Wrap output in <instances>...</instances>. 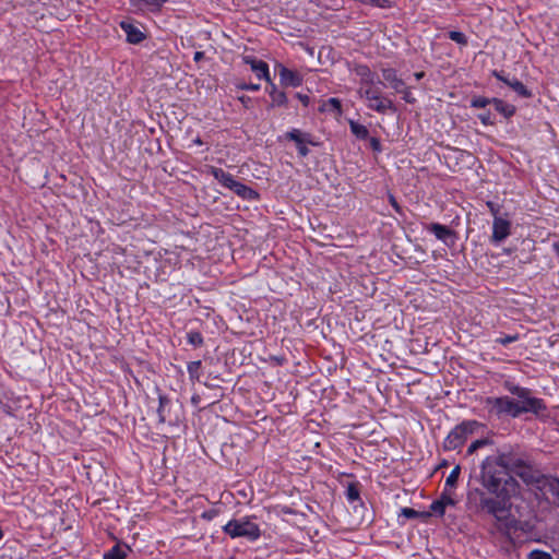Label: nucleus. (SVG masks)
Wrapping results in <instances>:
<instances>
[{
  "label": "nucleus",
  "instance_id": "f257e3e1",
  "mask_svg": "<svg viewBox=\"0 0 559 559\" xmlns=\"http://www.w3.org/2000/svg\"><path fill=\"white\" fill-rule=\"evenodd\" d=\"M479 479L489 493L502 500L509 499L518 489L516 480L508 474L498 455L487 456L483 461Z\"/></svg>",
  "mask_w": 559,
  "mask_h": 559
},
{
  "label": "nucleus",
  "instance_id": "f03ea898",
  "mask_svg": "<svg viewBox=\"0 0 559 559\" xmlns=\"http://www.w3.org/2000/svg\"><path fill=\"white\" fill-rule=\"evenodd\" d=\"M506 389L519 399L516 401L519 416L523 413H533L538 415L546 409L544 402L540 399L532 396L528 389L521 388L509 382L506 383Z\"/></svg>",
  "mask_w": 559,
  "mask_h": 559
},
{
  "label": "nucleus",
  "instance_id": "7ed1b4c3",
  "mask_svg": "<svg viewBox=\"0 0 559 559\" xmlns=\"http://www.w3.org/2000/svg\"><path fill=\"white\" fill-rule=\"evenodd\" d=\"M483 425L477 420H465L455 426L445 437L443 441V449L445 451H453L460 449L478 428Z\"/></svg>",
  "mask_w": 559,
  "mask_h": 559
},
{
  "label": "nucleus",
  "instance_id": "20e7f679",
  "mask_svg": "<svg viewBox=\"0 0 559 559\" xmlns=\"http://www.w3.org/2000/svg\"><path fill=\"white\" fill-rule=\"evenodd\" d=\"M223 530L231 538L245 537L249 540H257L261 535L258 524L248 519L231 520Z\"/></svg>",
  "mask_w": 559,
  "mask_h": 559
},
{
  "label": "nucleus",
  "instance_id": "39448f33",
  "mask_svg": "<svg viewBox=\"0 0 559 559\" xmlns=\"http://www.w3.org/2000/svg\"><path fill=\"white\" fill-rule=\"evenodd\" d=\"M484 404L488 413L493 416H511L513 418L519 417L516 401L509 396L487 397Z\"/></svg>",
  "mask_w": 559,
  "mask_h": 559
},
{
  "label": "nucleus",
  "instance_id": "423d86ee",
  "mask_svg": "<svg viewBox=\"0 0 559 559\" xmlns=\"http://www.w3.org/2000/svg\"><path fill=\"white\" fill-rule=\"evenodd\" d=\"M359 93L368 102V107L379 112H385L392 108V102L383 96L372 86H361Z\"/></svg>",
  "mask_w": 559,
  "mask_h": 559
},
{
  "label": "nucleus",
  "instance_id": "0eeeda50",
  "mask_svg": "<svg viewBox=\"0 0 559 559\" xmlns=\"http://www.w3.org/2000/svg\"><path fill=\"white\" fill-rule=\"evenodd\" d=\"M512 223L506 214L503 217H496L492 221V234L490 241L493 245H499L511 235Z\"/></svg>",
  "mask_w": 559,
  "mask_h": 559
},
{
  "label": "nucleus",
  "instance_id": "6e6552de",
  "mask_svg": "<svg viewBox=\"0 0 559 559\" xmlns=\"http://www.w3.org/2000/svg\"><path fill=\"white\" fill-rule=\"evenodd\" d=\"M288 140L294 141L298 153L300 156L305 157L309 154V148L307 144L316 145L317 143L312 141V138L309 133L302 132L299 129H292L285 135Z\"/></svg>",
  "mask_w": 559,
  "mask_h": 559
},
{
  "label": "nucleus",
  "instance_id": "1a4fd4ad",
  "mask_svg": "<svg viewBox=\"0 0 559 559\" xmlns=\"http://www.w3.org/2000/svg\"><path fill=\"white\" fill-rule=\"evenodd\" d=\"M519 476L525 484L527 485H538L540 484L543 476L538 469H536L532 464L527 463L523 465L519 471L514 473Z\"/></svg>",
  "mask_w": 559,
  "mask_h": 559
},
{
  "label": "nucleus",
  "instance_id": "9d476101",
  "mask_svg": "<svg viewBox=\"0 0 559 559\" xmlns=\"http://www.w3.org/2000/svg\"><path fill=\"white\" fill-rule=\"evenodd\" d=\"M498 456L500 457L504 467L507 468L508 474H514L523 465L528 463L523 456L513 453H500L498 454Z\"/></svg>",
  "mask_w": 559,
  "mask_h": 559
},
{
  "label": "nucleus",
  "instance_id": "9b49d317",
  "mask_svg": "<svg viewBox=\"0 0 559 559\" xmlns=\"http://www.w3.org/2000/svg\"><path fill=\"white\" fill-rule=\"evenodd\" d=\"M386 75H384V80L388 83V86L395 90L397 93H403V98L411 103L414 99L411 97L409 91H407L405 83L402 79L396 78V72H385Z\"/></svg>",
  "mask_w": 559,
  "mask_h": 559
},
{
  "label": "nucleus",
  "instance_id": "f8f14e48",
  "mask_svg": "<svg viewBox=\"0 0 559 559\" xmlns=\"http://www.w3.org/2000/svg\"><path fill=\"white\" fill-rule=\"evenodd\" d=\"M480 504L483 509H485L488 513L498 520H501L507 512L504 504L493 498H484L481 499Z\"/></svg>",
  "mask_w": 559,
  "mask_h": 559
},
{
  "label": "nucleus",
  "instance_id": "ddd939ff",
  "mask_svg": "<svg viewBox=\"0 0 559 559\" xmlns=\"http://www.w3.org/2000/svg\"><path fill=\"white\" fill-rule=\"evenodd\" d=\"M167 0H130L134 12L158 11Z\"/></svg>",
  "mask_w": 559,
  "mask_h": 559
},
{
  "label": "nucleus",
  "instance_id": "4468645a",
  "mask_svg": "<svg viewBox=\"0 0 559 559\" xmlns=\"http://www.w3.org/2000/svg\"><path fill=\"white\" fill-rule=\"evenodd\" d=\"M210 173L222 186H224L225 188H228L230 190L234 187L235 182L237 181L233 177V175H230L229 173H226L222 168L212 166V167H210Z\"/></svg>",
  "mask_w": 559,
  "mask_h": 559
},
{
  "label": "nucleus",
  "instance_id": "2eb2a0df",
  "mask_svg": "<svg viewBox=\"0 0 559 559\" xmlns=\"http://www.w3.org/2000/svg\"><path fill=\"white\" fill-rule=\"evenodd\" d=\"M120 26L124 31L129 43L138 44L143 40L144 34L136 26L128 22H121Z\"/></svg>",
  "mask_w": 559,
  "mask_h": 559
},
{
  "label": "nucleus",
  "instance_id": "dca6fc26",
  "mask_svg": "<svg viewBox=\"0 0 559 559\" xmlns=\"http://www.w3.org/2000/svg\"><path fill=\"white\" fill-rule=\"evenodd\" d=\"M231 191L245 200L254 201L259 199V193L257 191L239 181L235 182Z\"/></svg>",
  "mask_w": 559,
  "mask_h": 559
},
{
  "label": "nucleus",
  "instance_id": "f3484780",
  "mask_svg": "<svg viewBox=\"0 0 559 559\" xmlns=\"http://www.w3.org/2000/svg\"><path fill=\"white\" fill-rule=\"evenodd\" d=\"M538 487L546 490L547 492H550L557 500H559V479L558 478L543 476V479Z\"/></svg>",
  "mask_w": 559,
  "mask_h": 559
},
{
  "label": "nucleus",
  "instance_id": "a211bd4d",
  "mask_svg": "<svg viewBox=\"0 0 559 559\" xmlns=\"http://www.w3.org/2000/svg\"><path fill=\"white\" fill-rule=\"evenodd\" d=\"M427 229L431 231L439 240L447 241L448 237L452 235L451 229L439 223L430 224Z\"/></svg>",
  "mask_w": 559,
  "mask_h": 559
},
{
  "label": "nucleus",
  "instance_id": "6ab92c4d",
  "mask_svg": "<svg viewBox=\"0 0 559 559\" xmlns=\"http://www.w3.org/2000/svg\"><path fill=\"white\" fill-rule=\"evenodd\" d=\"M492 104L497 111L502 114L506 118L512 117L515 112V107L511 104H507L499 98H492Z\"/></svg>",
  "mask_w": 559,
  "mask_h": 559
},
{
  "label": "nucleus",
  "instance_id": "aec40b11",
  "mask_svg": "<svg viewBox=\"0 0 559 559\" xmlns=\"http://www.w3.org/2000/svg\"><path fill=\"white\" fill-rule=\"evenodd\" d=\"M128 546L115 545L109 551L104 554V559H124L127 557Z\"/></svg>",
  "mask_w": 559,
  "mask_h": 559
},
{
  "label": "nucleus",
  "instance_id": "412c9836",
  "mask_svg": "<svg viewBox=\"0 0 559 559\" xmlns=\"http://www.w3.org/2000/svg\"><path fill=\"white\" fill-rule=\"evenodd\" d=\"M320 110L322 111H334L336 115H341L342 112V105H341V102L340 99L337 98H330L328 100H325Z\"/></svg>",
  "mask_w": 559,
  "mask_h": 559
},
{
  "label": "nucleus",
  "instance_id": "4be33fe9",
  "mask_svg": "<svg viewBox=\"0 0 559 559\" xmlns=\"http://www.w3.org/2000/svg\"><path fill=\"white\" fill-rule=\"evenodd\" d=\"M349 127H350L352 133L356 138L361 139V140H365L368 138L369 131L364 124H360V123L352 120V121H349Z\"/></svg>",
  "mask_w": 559,
  "mask_h": 559
},
{
  "label": "nucleus",
  "instance_id": "5701e85b",
  "mask_svg": "<svg viewBox=\"0 0 559 559\" xmlns=\"http://www.w3.org/2000/svg\"><path fill=\"white\" fill-rule=\"evenodd\" d=\"M243 61L247 64H250L251 70H269V64L264 62L263 60L257 59L253 56H245Z\"/></svg>",
  "mask_w": 559,
  "mask_h": 559
},
{
  "label": "nucleus",
  "instance_id": "b1692460",
  "mask_svg": "<svg viewBox=\"0 0 559 559\" xmlns=\"http://www.w3.org/2000/svg\"><path fill=\"white\" fill-rule=\"evenodd\" d=\"M511 88L521 97H531V92L526 88V86L518 81V80H514L513 81V85L511 86Z\"/></svg>",
  "mask_w": 559,
  "mask_h": 559
},
{
  "label": "nucleus",
  "instance_id": "393cba45",
  "mask_svg": "<svg viewBox=\"0 0 559 559\" xmlns=\"http://www.w3.org/2000/svg\"><path fill=\"white\" fill-rule=\"evenodd\" d=\"M449 38L451 40L455 41L460 46H466L467 45V37L462 32L451 31V32H449Z\"/></svg>",
  "mask_w": 559,
  "mask_h": 559
},
{
  "label": "nucleus",
  "instance_id": "a878e982",
  "mask_svg": "<svg viewBox=\"0 0 559 559\" xmlns=\"http://www.w3.org/2000/svg\"><path fill=\"white\" fill-rule=\"evenodd\" d=\"M296 73L297 72L283 71L281 72V81L285 83L289 82L292 85H298L301 79L299 76H295L294 74Z\"/></svg>",
  "mask_w": 559,
  "mask_h": 559
},
{
  "label": "nucleus",
  "instance_id": "bb28decb",
  "mask_svg": "<svg viewBox=\"0 0 559 559\" xmlns=\"http://www.w3.org/2000/svg\"><path fill=\"white\" fill-rule=\"evenodd\" d=\"M489 104H492V98H487L483 96L474 97L471 102V106L474 108H485Z\"/></svg>",
  "mask_w": 559,
  "mask_h": 559
},
{
  "label": "nucleus",
  "instance_id": "cd10ccee",
  "mask_svg": "<svg viewBox=\"0 0 559 559\" xmlns=\"http://www.w3.org/2000/svg\"><path fill=\"white\" fill-rule=\"evenodd\" d=\"M188 342L189 344L199 347L203 344V337L200 332L197 331H190L188 333Z\"/></svg>",
  "mask_w": 559,
  "mask_h": 559
},
{
  "label": "nucleus",
  "instance_id": "c85d7f7f",
  "mask_svg": "<svg viewBox=\"0 0 559 559\" xmlns=\"http://www.w3.org/2000/svg\"><path fill=\"white\" fill-rule=\"evenodd\" d=\"M201 368V361H191L188 364V372L191 379H199V370Z\"/></svg>",
  "mask_w": 559,
  "mask_h": 559
},
{
  "label": "nucleus",
  "instance_id": "c756f323",
  "mask_svg": "<svg viewBox=\"0 0 559 559\" xmlns=\"http://www.w3.org/2000/svg\"><path fill=\"white\" fill-rule=\"evenodd\" d=\"M460 472H461L460 466H459V465H457V466H455V467L451 471V473L449 474V476L447 477V479H445V485H447V486H450V487H453V486L456 484L457 479H459Z\"/></svg>",
  "mask_w": 559,
  "mask_h": 559
},
{
  "label": "nucleus",
  "instance_id": "7c9ffc66",
  "mask_svg": "<svg viewBox=\"0 0 559 559\" xmlns=\"http://www.w3.org/2000/svg\"><path fill=\"white\" fill-rule=\"evenodd\" d=\"M487 444H489L488 439H478L469 444V447L467 449V454L471 455V454L475 453L478 449H480Z\"/></svg>",
  "mask_w": 559,
  "mask_h": 559
},
{
  "label": "nucleus",
  "instance_id": "2f4dec72",
  "mask_svg": "<svg viewBox=\"0 0 559 559\" xmlns=\"http://www.w3.org/2000/svg\"><path fill=\"white\" fill-rule=\"evenodd\" d=\"M158 400H159V407L157 409V414H158L159 423H165L166 417L164 415V407L168 403V400L166 396H163V395H160Z\"/></svg>",
  "mask_w": 559,
  "mask_h": 559
},
{
  "label": "nucleus",
  "instance_id": "473e14b6",
  "mask_svg": "<svg viewBox=\"0 0 559 559\" xmlns=\"http://www.w3.org/2000/svg\"><path fill=\"white\" fill-rule=\"evenodd\" d=\"M496 73V76L498 80H500L501 82H503L504 84H507L508 86H512L513 85V81L515 79H511L510 78V72H495Z\"/></svg>",
  "mask_w": 559,
  "mask_h": 559
},
{
  "label": "nucleus",
  "instance_id": "72a5a7b5",
  "mask_svg": "<svg viewBox=\"0 0 559 559\" xmlns=\"http://www.w3.org/2000/svg\"><path fill=\"white\" fill-rule=\"evenodd\" d=\"M490 214L492 215V218L496 219V217H503L501 214H500V206L491 201H488L486 203Z\"/></svg>",
  "mask_w": 559,
  "mask_h": 559
},
{
  "label": "nucleus",
  "instance_id": "f704fd0d",
  "mask_svg": "<svg viewBox=\"0 0 559 559\" xmlns=\"http://www.w3.org/2000/svg\"><path fill=\"white\" fill-rule=\"evenodd\" d=\"M519 340V334H512V335H506V336H502V337H498L496 340L497 343L506 346L510 343H513V342H516Z\"/></svg>",
  "mask_w": 559,
  "mask_h": 559
},
{
  "label": "nucleus",
  "instance_id": "c9c22d12",
  "mask_svg": "<svg viewBox=\"0 0 559 559\" xmlns=\"http://www.w3.org/2000/svg\"><path fill=\"white\" fill-rule=\"evenodd\" d=\"M430 509L432 512H435L436 514L442 516L445 512V508L443 507L441 500H436L431 503L430 506Z\"/></svg>",
  "mask_w": 559,
  "mask_h": 559
},
{
  "label": "nucleus",
  "instance_id": "e433bc0d",
  "mask_svg": "<svg viewBox=\"0 0 559 559\" xmlns=\"http://www.w3.org/2000/svg\"><path fill=\"white\" fill-rule=\"evenodd\" d=\"M528 559H552L550 554L542 550H533L528 554Z\"/></svg>",
  "mask_w": 559,
  "mask_h": 559
},
{
  "label": "nucleus",
  "instance_id": "4c0bfd02",
  "mask_svg": "<svg viewBox=\"0 0 559 559\" xmlns=\"http://www.w3.org/2000/svg\"><path fill=\"white\" fill-rule=\"evenodd\" d=\"M346 497L349 501H355L359 498V491L354 485H349L346 490Z\"/></svg>",
  "mask_w": 559,
  "mask_h": 559
},
{
  "label": "nucleus",
  "instance_id": "58836bf2",
  "mask_svg": "<svg viewBox=\"0 0 559 559\" xmlns=\"http://www.w3.org/2000/svg\"><path fill=\"white\" fill-rule=\"evenodd\" d=\"M401 515H403L406 519H414V518H417L419 515V513L412 508H403L401 510Z\"/></svg>",
  "mask_w": 559,
  "mask_h": 559
},
{
  "label": "nucleus",
  "instance_id": "ea45409f",
  "mask_svg": "<svg viewBox=\"0 0 559 559\" xmlns=\"http://www.w3.org/2000/svg\"><path fill=\"white\" fill-rule=\"evenodd\" d=\"M440 500L444 508H447L448 506H454V503H455L451 497L445 496V495H442Z\"/></svg>",
  "mask_w": 559,
  "mask_h": 559
},
{
  "label": "nucleus",
  "instance_id": "a19ab883",
  "mask_svg": "<svg viewBox=\"0 0 559 559\" xmlns=\"http://www.w3.org/2000/svg\"><path fill=\"white\" fill-rule=\"evenodd\" d=\"M258 78H259V80H261V79H264L266 81H271L272 80L271 72H269V71L260 72Z\"/></svg>",
  "mask_w": 559,
  "mask_h": 559
},
{
  "label": "nucleus",
  "instance_id": "79ce46f5",
  "mask_svg": "<svg viewBox=\"0 0 559 559\" xmlns=\"http://www.w3.org/2000/svg\"><path fill=\"white\" fill-rule=\"evenodd\" d=\"M242 88L243 90L257 91V90H259V85L258 84H250V85L242 86Z\"/></svg>",
  "mask_w": 559,
  "mask_h": 559
},
{
  "label": "nucleus",
  "instance_id": "37998d69",
  "mask_svg": "<svg viewBox=\"0 0 559 559\" xmlns=\"http://www.w3.org/2000/svg\"><path fill=\"white\" fill-rule=\"evenodd\" d=\"M390 202L396 211L400 210L399 204L393 195H390Z\"/></svg>",
  "mask_w": 559,
  "mask_h": 559
},
{
  "label": "nucleus",
  "instance_id": "c03bdc74",
  "mask_svg": "<svg viewBox=\"0 0 559 559\" xmlns=\"http://www.w3.org/2000/svg\"><path fill=\"white\" fill-rule=\"evenodd\" d=\"M203 57H204V53H203V52H201V51H195V52H194V56H193V58H194V60H195V61L201 60Z\"/></svg>",
  "mask_w": 559,
  "mask_h": 559
},
{
  "label": "nucleus",
  "instance_id": "a18cd8bd",
  "mask_svg": "<svg viewBox=\"0 0 559 559\" xmlns=\"http://www.w3.org/2000/svg\"><path fill=\"white\" fill-rule=\"evenodd\" d=\"M479 118L484 123H488L489 121V115H480Z\"/></svg>",
  "mask_w": 559,
  "mask_h": 559
},
{
  "label": "nucleus",
  "instance_id": "49530a36",
  "mask_svg": "<svg viewBox=\"0 0 559 559\" xmlns=\"http://www.w3.org/2000/svg\"><path fill=\"white\" fill-rule=\"evenodd\" d=\"M424 73H425V72H415V79H416V81L421 80V79L424 78Z\"/></svg>",
  "mask_w": 559,
  "mask_h": 559
},
{
  "label": "nucleus",
  "instance_id": "de8ad7c7",
  "mask_svg": "<svg viewBox=\"0 0 559 559\" xmlns=\"http://www.w3.org/2000/svg\"><path fill=\"white\" fill-rule=\"evenodd\" d=\"M193 143H194L195 145H202V144H203V141L201 140V138H199V136H198V138H195V139L193 140Z\"/></svg>",
  "mask_w": 559,
  "mask_h": 559
},
{
  "label": "nucleus",
  "instance_id": "09e8293b",
  "mask_svg": "<svg viewBox=\"0 0 559 559\" xmlns=\"http://www.w3.org/2000/svg\"><path fill=\"white\" fill-rule=\"evenodd\" d=\"M300 99H301V102H302L305 105H307V104H308V96H304V97H301V96H300Z\"/></svg>",
  "mask_w": 559,
  "mask_h": 559
},
{
  "label": "nucleus",
  "instance_id": "8fccbe9b",
  "mask_svg": "<svg viewBox=\"0 0 559 559\" xmlns=\"http://www.w3.org/2000/svg\"><path fill=\"white\" fill-rule=\"evenodd\" d=\"M554 248H555V251H556V252L558 253V255H559V243H555V245H554Z\"/></svg>",
  "mask_w": 559,
  "mask_h": 559
},
{
  "label": "nucleus",
  "instance_id": "3c124183",
  "mask_svg": "<svg viewBox=\"0 0 559 559\" xmlns=\"http://www.w3.org/2000/svg\"><path fill=\"white\" fill-rule=\"evenodd\" d=\"M378 144H379V142H378L376 139H372V145H373V147H377V146H378Z\"/></svg>",
  "mask_w": 559,
  "mask_h": 559
}]
</instances>
